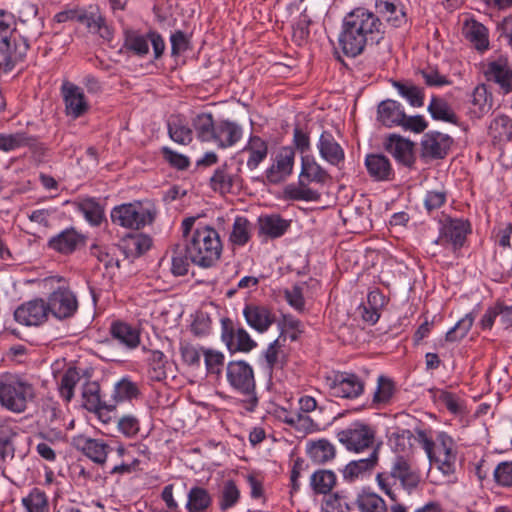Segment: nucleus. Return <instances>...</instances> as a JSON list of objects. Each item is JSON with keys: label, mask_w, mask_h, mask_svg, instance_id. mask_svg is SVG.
<instances>
[{"label": "nucleus", "mask_w": 512, "mask_h": 512, "mask_svg": "<svg viewBox=\"0 0 512 512\" xmlns=\"http://www.w3.org/2000/svg\"><path fill=\"white\" fill-rule=\"evenodd\" d=\"M489 134L497 143L512 141V119L505 114L496 116L489 125Z\"/></svg>", "instance_id": "49530a36"}, {"label": "nucleus", "mask_w": 512, "mask_h": 512, "mask_svg": "<svg viewBox=\"0 0 512 512\" xmlns=\"http://www.w3.org/2000/svg\"><path fill=\"white\" fill-rule=\"evenodd\" d=\"M269 152L268 142L258 135H250L241 153H248L246 166L255 170L267 158Z\"/></svg>", "instance_id": "473e14b6"}, {"label": "nucleus", "mask_w": 512, "mask_h": 512, "mask_svg": "<svg viewBox=\"0 0 512 512\" xmlns=\"http://www.w3.org/2000/svg\"><path fill=\"white\" fill-rule=\"evenodd\" d=\"M80 379L81 375L76 367H69L62 375L59 383V393L66 402H70L74 397V388Z\"/></svg>", "instance_id": "bf43d9fd"}, {"label": "nucleus", "mask_w": 512, "mask_h": 512, "mask_svg": "<svg viewBox=\"0 0 512 512\" xmlns=\"http://www.w3.org/2000/svg\"><path fill=\"white\" fill-rule=\"evenodd\" d=\"M312 21L310 17L307 15L306 10H304L297 22L293 25V41L298 45L302 46L308 42L310 37L309 27Z\"/></svg>", "instance_id": "69168bd1"}, {"label": "nucleus", "mask_w": 512, "mask_h": 512, "mask_svg": "<svg viewBox=\"0 0 512 512\" xmlns=\"http://www.w3.org/2000/svg\"><path fill=\"white\" fill-rule=\"evenodd\" d=\"M221 340L231 355L237 352L249 353L257 347V342L249 333L243 327H236L228 317L221 319Z\"/></svg>", "instance_id": "9b49d317"}, {"label": "nucleus", "mask_w": 512, "mask_h": 512, "mask_svg": "<svg viewBox=\"0 0 512 512\" xmlns=\"http://www.w3.org/2000/svg\"><path fill=\"white\" fill-rule=\"evenodd\" d=\"M483 75L486 81L497 84L504 94L512 92V65L507 55L489 60L484 65Z\"/></svg>", "instance_id": "ddd939ff"}, {"label": "nucleus", "mask_w": 512, "mask_h": 512, "mask_svg": "<svg viewBox=\"0 0 512 512\" xmlns=\"http://www.w3.org/2000/svg\"><path fill=\"white\" fill-rule=\"evenodd\" d=\"M82 406L89 412L103 418L106 412L115 410V401L106 400L100 394V385L96 381H86L82 386Z\"/></svg>", "instance_id": "412c9836"}, {"label": "nucleus", "mask_w": 512, "mask_h": 512, "mask_svg": "<svg viewBox=\"0 0 512 512\" xmlns=\"http://www.w3.org/2000/svg\"><path fill=\"white\" fill-rule=\"evenodd\" d=\"M384 150L389 153L398 164L413 169L416 163L415 143L399 134H389L383 141Z\"/></svg>", "instance_id": "4468645a"}, {"label": "nucleus", "mask_w": 512, "mask_h": 512, "mask_svg": "<svg viewBox=\"0 0 512 512\" xmlns=\"http://www.w3.org/2000/svg\"><path fill=\"white\" fill-rule=\"evenodd\" d=\"M251 223L244 216H237L230 233V241L233 245L244 246L251 238Z\"/></svg>", "instance_id": "4d7b16f0"}, {"label": "nucleus", "mask_w": 512, "mask_h": 512, "mask_svg": "<svg viewBox=\"0 0 512 512\" xmlns=\"http://www.w3.org/2000/svg\"><path fill=\"white\" fill-rule=\"evenodd\" d=\"M240 499V491L233 480H228L223 486V490L219 500V507L222 511H226L234 507Z\"/></svg>", "instance_id": "338daca9"}, {"label": "nucleus", "mask_w": 512, "mask_h": 512, "mask_svg": "<svg viewBox=\"0 0 512 512\" xmlns=\"http://www.w3.org/2000/svg\"><path fill=\"white\" fill-rule=\"evenodd\" d=\"M336 483V474L328 469H318L310 477V487L316 495L327 496L332 492Z\"/></svg>", "instance_id": "79ce46f5"}, {"label": "nucleus", "mask_w": 512, "mask_h": 512, "mask_svg": "<svg viewBox=\"0 0 512 512\" xmlns=\"http://www.w3.org/2000/svg\"><path fill=\"white\" fill-rule=\"evenodd\" d=\"M27 7L36 18L37 6L28 3ZM32 24L35 25V29L21 19L17 23L12 13L0 9V69L4 73L11 72L18 64L23 63L31 43L41 36L38 20L34 19Z\"/></svg>", "instance_id": "f257e3e1"}, {"label": "nucleus", "mask_w": 512, "mask_h": 512, "mask_svg": "<svg viewBox=\"0 0 512 512\" xmlns=\"http://www.w3.org/2000/svg\"><path fill=\"white\" fill-rule=\"evenodd\" d=\"M291 227V220L280 214L272 213L258 217V234L269 239H277L286 234Z\"/></svg>", "instance_id": "c85d7f7f"}, {"label": "nucleus", "mask_w": 512, "mask_h": 512, "mask_svg": "<svg viewBox=\"0 0 512 512\" xmlns=\"http://www.w3.org/2000/svg\"><path fill=\"white\" fill-rule=\"evenodd\" d=\"M380 489L394 502L398 501L397 494L392 487L397 481L409 493L416 489L421 481L419 471L413 467V457L408 454L396 455L389 472H380L376 475Z\"/></svg>", "instance_id": "20e7f679"}, {"label": "nucleus", "mask_w": 512, "mask_h": 512, "mask_svg": "<svg viewBox=\"0 0 512 512\" xmlns=\"http://www.w3.org/2000/svg\"><path fill=\"white\" fill-rule=\"evenodd\" d=\"M33 393L31 384L19 377L8 375L0 378V403L3 407L16 413L27 408V398Z\"/></svg>", "instance_id": "0eeeda50"}, {"label": "nucleus", "mask_w": 512, "mask_h": 512, "mask_svg": "<svg viewBox=\"0 0 512 512\" xmlns=\"http://www.w3.org/2000/svg\"><path fill=\"white\" fill-rule=\"evenodd\" d=\"M391 85L398 93L405 98L413 107H422L424 105V88L413 84L411 81L390 80Z\"/></svg>", "instance_id": "37998d69"}, {"label": "nucleus", "mask_w": 512, "mask_h": 512, "mask_svg": "<svg viewBox=\"0 0 512 512\" xmlns=\"http://www.w3.org/2000/svg\"><path fill=\"white\" fill-rule=\"evenodd\" d=\"M376 119L387 128L400 126L405 119V111L398 101L386 99L378 104Z\"/></svg>", "instance_id": "7c9ffc66"}, {"label": "nucleus", "mask_w": 512, "mask_h": 512, "mask_svg": "<svg viewBox=\"0 0 512 512\" xmlns=\"http://www.w3.org/2000/svg\"><path fill=\"white\" fill-rule=\"evenodd\" d=\"M200 350L202 351V353L204 355V362H205L207 373L220 376L223 371V367H224V361H225L224 354L220 351L210 349V348L201 347Z\"/></svg>", "instance_id": "e2e57ef3"}, {"label": "nucleus", "mask_w": 512, "mask_h": 512, "mask_svg": "<svg viewBox=\"0 0 512 512\" xmlns=\"http://www.w3.org/2000/svg\"><path fill=\"white\" fill-rule=\"evenodd\" d=\"M243 316L246 323L259 333L266 332L276 320L271 308L254 303H248L244 306Z\"/></svg>", "instance_id": "a878e982"}, {"label": "nucleus", "mask_w": 512, "mask_h": 512, "mask_svg": "<svg viewBox=\"0 0 512 512\" xmlns=\"http://www.w3.org/2000/svg\"><path fill=\"white\" fill-rule=\"evenodd\" d=\"M317 148L323 160L339 167L344 163L345 152L330 131L324 130L319 137Z\"/></svg>", "instance_id": "cd10ccee"}, {"label": "nucleus", "mask_w": 512, "mask_h": 512, "mask_svg": "<svg viewBox=\"0 0 512 512\" xmlns=\"http://www.w3.org/2000/svg\"><path fill=\"white\" fill-rule=\"evenodd\" d=\"M475 320V313L469 312L462 317L445 335L446 342L455 343L464 339L471 330Z\"/></svg>", "instance_id": "13d9d810"}, {"label": "nucleus", "mask_w": 512, "mask_h": 512, "mask_svg": "<svg viewBox=\"0 0 512 512\" xmlns=\"http://www.w3.org/2000/svg\"><path fill=\"white\" fill-rule=\"evenodd\" d=\"M112 337L130 349L136 348L140 343V334L130 324L123 321H114L110 327Z\"/></svg>", "instance_id": "a19ab883"}, {"label": "nucleus", "mask_w": 512, "mask_h": 512, "mask_svg": "<svg viewBox=\"0 0 512 512\" xmlns=\"http://www.w3.org/2000/svg\"><path fill=\"white\" fill-rule=\"evenodd\" d=\"M295 155L292 146L281 147L276 154L275 162L265 170L266 181L273 185L285 181L293 173Z\"/></svg>", "instance_id": "2eb2a0df"}, {"label": "nucleus", "mask_w": 512, "mask_h": 512, "mask_svg": "<svg viewBox=\"0 0 512 512\" xmlns=\"http://www.w3.org/2000/svg\"><path fill=\"white\" fill-rule=\"evenodd\" d=\"M365 168L369 177L376 182H390L395 179V170L390 159L382 153H369L365 157Z\"/></svg>", "instance_id": "393cba45"}, {"label": "nucleus", "mask_w": 512, "mask_h": 512, "mask_svg": "<svg viewBox=\"0 0 512 512\" xmlns=\"http://www.w3.org/2000/svg\"><path fill=\"white\" fill-rule=\"evenodd\" d=\"M140 390L136 383L132 382L129 377H123L119 380L113 390L110 401H115V407L119 402L131 401L138 398Z\"/></svg>", "instance_id": "603ef678"}, {"label": "nucleus", "mask_w": 512, "mask_h": 512, "mask_svg": "<svg viewBox=\"0 0 512 512\" xmlns=\"http://www.w3.org/2000/svg\"><path fill=\"white\" fill-rule=\"evenodd\" d=\"M72 444L76 450L98 465H104L107 461L108 453L113 450L104 440L84 435L73 437Z\"/></svg>", "instance_id": "5701e85b"}, {"label": "nucleus", "mask_w": 512, "mask_h": 512, "mask_svg": "<svg viewBox=\"0 0 512 512\" xmlns=\"http://www.w3.org/2000/svg\"><path fill=\"white\" fill-rule=\"evenodd\" d=\"M196 220L194 216L182 220L184 246L192 264L204 269L212 268L221 258L223 245L215 228L198 224L194 229Z\"/></svg>", "instance_id": "7ed1b4c3"}, {"label": "nucleus", "mask_w": 512, "mask_h": 512, "mask_svg": "<svg viewBox=\"0 0 512 512\" xmlns=\"http://www.w3.org/2000/svg\"><path fill=\"white\" fill-rule=\"evenodd\" d=\"M375 434V429L369 424L355 421L340 430L337 439L348 451L358 453L373 445Z\"/></svg>", "instance_id": "1a4fd4ad"}, {"label": "nucleus", "mask_w": 512, "mask_h": 512, "mask_svg": "<svg viewBox=\"0 0 512 512\" xmlns=\"http://www.w3.org/2000/svg\"><path fill=\"white\" fill-rule=\"evenodd\" d=\"M122 49L143 58L149 53L148 32L142 34L139 30L127 28L123 31Z\"/></svg>", "instance_id": "f704fd0d"}, {"label": "nucleus", "mask_w": 512, "mask_h": 512, "mask_svg": "<svg viewBox=\"0 0 512 512\" xmlns=\"http://www.w3.org/2000/svg\"><path fill=\"white\" fill-rule=\"evenodd\" d=\"M148 377L152 381H163L167 378L166 365L167 360L165 354L160 350H149Z\"/></svg>", "instance_id": "09e8293b"}, {"label": "nucleus", "mask_w": 512, "mask_h": 512, "mask_svg": "<svg viewBox=\"0 0 512 512\" xmlns=\"http://www.w3.org/2000/svg\"><path fill=\"white\" fill-rule=\"evenodd\" d=\"M356 505L360 512H387V505L382 497L370 488H363L358 493Z\"/></svg>", "instance_id": "a18cd8bd"}, {"label": "nucleus", "mask_w": 512, "mask_h": 512, "mask_svg": "<svg viewBox=\"0 0 512 512\" xmlns=\"http://www.w3.org/2000/svg\"><path fill=\"white\" fill-rule=\"evenodd\" d=\"M23 147L29 148L32 153L44 154L45 152V147L37 136L30 135L25 131L10 134L0 133L1 151L10 152Z\"/></svg>", "instance_id": "b1692460"}, {"label": "nucleus", "mask_w": 512, "mask_h": 512, "mask_svg": "<svg viewBox=\"0 0 512 512\" xmlns=\"http://www.w3.org/2000/svg\"><path fill=\"white\" fill-rule=\"evenodd\" d=\"M243 136V129L235 121L221 119L217 121L214 136L211 142L218 148L225 149L234 146Z\"/></svg>", "instance_id": "bb28decb"}, {"label": "nucleus", "mask_w": 512, "mask_h": 512, "mask_svg": "<svg viewBox=\"0 0 512 512\" xmlns=\"http://www.w3.org/2000/svg\"><path fill=\"white\" fill-rule=\"evenodd\" d=\"M216 125L217 121L210 112H202L192 118V127L197 138L202 142L212 141Z\"/></svg>", "instance_id": "c03bdc74"}, {"label": "nucleus", "mask_w": 512, "mask_h": 512, "mask_svg": "<svg viewBox=\"0 0 512 512\" xmlns=\"http://www.w3.org/2000/svg\"><path fill=\"white\" fill-rule=\"evenodd\" d=\"M504 304L505 301L499 298L495 301L494 305L489 306L486 309L485 313L483 314L482 318L479 321V327L481 328V330H491L498 316L500 317V322L502 323Z\"/></svg>", "instance_id": "0e129e2a"}, {"label": "nucleus", "mask_w": 512, "mask_h": 512, "mask_svg": "<svg viewBox=\"0 0 512 512\" xmlns=\"http://www.w3.org/2000/svg\"><path fill=\"white\" fill-rule=\"evenodd\" d=\"M110 217L115 225L132 230H140L154 222L156 210L144 207L140 201H134L113 207Z\"/></svg>", "instance_id": "423d86ee"}, {"label": "nucleus", "mask_w": 512, "mask_h": 512, "mask_svg": "<svg viewBox=\"0 0 512 512\" xmlns=\"http://www.w3.org/2000/svg\"><path fill=\"white\" fill-rule=\"evenodd\" d=\"M375 9L394 27H400L407 21L401 0H375Z\"/></svg>", "instance_id": "72a5a7b5"}, {"label": "nucleus", "mask_w": 512, "mask_h": 512, "mask_svg": "<svg viewBox=\"0 0 512 512\" xmlns=\"http://www.w3.org/2000/svg\"><path fill=\"white\" fill-rule=\"evenodd\" d=\"M365 390V382L362 378L349 372H340L335 375L330 384V391L334 397L345 399H357Z\"/></svg>", "instance_id": "a211bd4d"}, {"label": "nucleus", "mask_w": 512, "mask_h": 512, "mask_svg": "<svg viewBox=\"0 0 512 512\" xmlns=\"http://www.w3.org/2000/svg\"><path fill=\"white\" fill-rule=\"evenodd\" d=\"M414 435L409 429H398L389 437V442L396 455L408 454L413 457L412 439Z\"/></svg>", "instance_id": "864d4df0"}, {"label": "nucleus", "mask_w": 512, "mask_h": 512, "mask_svg": "<svg viewBox=\"0 0 512 512\" xmlns=\"http://www.w3.org/2000/svg\"><path fill=\"white\" fill-rule=\"evenodd\" d=\"M17 435L12 425L7 421H0V458L6 461L7 458H14L13 438Z\"/></svg>", "instance_id": "5fc2aeb1"}, {"label": "nucleus", "mask_w": 512, "mask_h": 512, "mask_svg": "<svg viewBox=\"0 0 512 512\" xmlns=\"http://www.w3.org/2000/svg\"><path fill=\"white\" fill-rule=\"evenodd\" d=\"M46 307V301L41 298L30 300L17 307L14 319L26 326L41 325L48 318L49 311Z\"/></svg>", "instance_id": "4be33fe9"}, {"label": "nucleus", "mask_w": 512, "mask_h": 512, "mask_svg": "<svg viewBox=\"0 0 512 512\" xmlns=\"http://www.w3.org/2000/svg\"><path fill=\"white\" fill-rule=\"evenodd\" d=\"M226 378L233 390L246 397L243 400L244 408L253 412L258 406L259 399L252 366L244 360L229 361L226 366Z\"/></svg>", "instance_id": "39448f33"}, {"label": "nucleus", "mask_w": 512, "mask_h": 512, "mask_svg": "<svg viewBox=\"0 0 512 512\" xmlns=\"http://www.w3.org/2000/svg\"><path fill=\"white\" fill-rule=\"evenodd\" d=\"M299 184L309 186L311 183L325 184L329 178V173L315 160L312 155H302L301 171L299 174Z\"/></svg>", "instance_id": "c756f323"}, {"label": "nucleus", "mask_w": 512, "mask_h": 512, "mask_svg": "<svg viewBox=\"0 0 512 512\" xmlns=\"http://www.w3.org/2000/svg\"><path fill=\"white\" fill-rule=\"evenodd\" d=\"M60 91L67 116L77 119L88 112L90 105L81 87L66 80L62 83Z\"/></svg>", "instance_id": "dca6fc26"}, {"label": "nucleus", "mask_w": 512, "mask_h": 512, "mask_svg": "<svg viewBox=\"0 0 512 512\" xmlns=\"http://www.w3.org/2000/svg\"><path fill=\"white\" fill-rule=\"evenodd\" d=\"M75 207L91 226L99 227L106 220L104 206L95 197H85Z\"/></svg>", "instance_id": "e433bc0d"}, {"label": "nucleus", "mask_w": 512, "mask_h": 512, "mask_svg": "<svg viewBox=\"0 0 512 512\" xmlns=\"http://www.w3.org/2000/svg\"><path fill=\"white\" fill-rule=\"evenodd\" d=\"M321 195L308 186L288 184L283 189V199L288 201H318Z\"/></svg>", "instance_id": "6e6d98bb"}, {"label": "nucleus", "mask_w": 512, "mask_h": 512, "mask_svg": "<svg viewBox=\"0 0 512 512\" xmlns=\"http://www.w3.org/2000/svg\"><path fill=\"white\" fill-rule=\"evenodd\" d=\"M190 256L186 252V247L176 244L173 248L171 272L174 276H184L188 273L190 267Z\"/></svg>", "instance_id": "052dcab7"}, {"label": "nucleus", "mask_w": 512, "mask_h": 512, "mask_svg": "<svg viewBox=\"0 0 512 512\" xmlns=\"http://www.w3.org/2000/svg\"><path fill=\"white\" fill-rule=\"evenodd\" d=\"M384 37L380 18L365 8H356L342 21L338 45L347 57L361 55L368 44H378Z\"/></svg>", "instance_id": "f03ea898"}, {"label": "nucleus", "mask_w": 512, "mask_h": 512, "mask_svg": "<svg viewBox=\"0 0 512 512\" xmlns=\"http://www.w3.org/2000/svg\"><path fill=\"white\" fill-rule=\"evenodd\" d=\"M462 34L477 51L483 53L489 49V31L482 23L474 19L466 21Z\"/></svg>", "instance_id": "2f4dec72"}, {"label": "nucleus", "mask_w": 512, "mask_h": 512, "mask_svg": "<svg viewBox=\"0 0 512 512\" xmlns=\"http://www.w3.org/2000/svg\"><path fill=\"white\" fill-rule=\"evenodd\" d=\"M167 129L169 137L178 144L188 145L193 140V130L180 117L169 120Z\"/></svg>", "instance_id": "3c124183"}, {"label": "nucleus", "mask_w": 512, "mask_h": 512, "mask_svg": "<svg viewBox=\"0 0 512 512\" xmlns=\"http://www.w3.org/2000/svg\"><path fill=\"white\" fill-rule=\"evenodd\" d=\"M427 110L434 120L459 125V117L444 98L433 95Z\"/></svg>", "instance_id": "ea45409f"}, {"label": "nucleus", "mask_w": 512, "mask_h": 512, "mask_svg": "<svg viewBox=\"0 0 512 512\" xmlns=\"http://www.w3.org/2000/svg\"><path fill=\"white\" fill-rule=\"evenodd\" d=\"M453 143V138L448 134H443L438 131H429L424 134L421 140L420 156L423 159H444L449 154Z\"/></svg>", "instance_id": "f3484780"}, {"label": "nucleus", "mask_w": 512, "mask_h": 512, "mask_svg": "<svg viewBox=\"0 0 512 512\" xmlns=\"http://www.w3.org/2000/svg\"><path fill=\"white\" fill-rule=\"evenodd\" d=\"M87 236L69 227L52 236L47 247L61 255H71L86 245Z\"/></svg>", "instance_id": "6ab92c4d"}, {"label": "nucleus", "mask_w": 512, "mask_h": 512, "mask_svg": "<svg viewBox=\"0 0 512 512\" xmlns=\"http://www.w3.org/2000/svg\"><path fill=\"white\" fill-rule=\"evenodd\" d=\"M471 233V224L462 218L447 217L441 222L439 236L435 243L452 250L459 257L461 249L466 245L467 236Z\"/></svg>", "instance_id": "6e6552de"}, {"label": "nucleus", "mask_w": 512, "mask_h": 512, "mask_svg": "<svg viewBox=\"0 0 512 512\" xmlns=\"http://www.w3.org/2000/svg\"><path fill=\"white\" fill-rule=\"evenodd\" d=\"M306 453L314 464L324 465L336 456L335 446L325 438L307 443Z\"/></svg>", "instance_id": "4c0bfd02"}, {"label": "nucleus", "mask_w": 512, "mask_h": 512, "mask_svg": "<svg viewBox=\"0 0 512 512\" xmlns=\"http://www.w3.org/2000/svg\"><path fill=\"white\" fill-rule=\"evenodd\" d=\"M121 247L127 258H138L152 247V238L144 233H130L121 241Z\"/></svg>", "instance_id": "c9c22d12"}, {"label": "nucleus", "mask_w": 512, "mask_h": 512, "mask_svg": "<svg viewBox=\"0 0 512 512\" xmlns=\"http://www.w3.org/2000/svg\"><path fill=\"white\" fill-rule=\"evenodd\" d=\"M48 311L58 320L73 318L79 309V302L75 293L68 287H58L46 301Z\"/></svg>", "instance_id": "f8f14e48"}, {"label": "nucleus", "mask_w": 512, "mask_h": 512, "mask_svg": "<svg viewBox=\"0 0 512 512\" xmlns=\"http://www.w3.org/2000/svg\"><path fill=\"white\" fill-rule=\"evenodd\" d=\"M187 497L186 509L188 512H205L212 504L211 495L203 487H192Z\"/></svg>", "instance_id": "8fccbe9b"}, {"label": "nucleus", "mask_w": 512, "mask_h": 512, "mask_svg": "<svg viewBox=\"0 0 512 512\" xmlns=\"http://www.w3.org/2000/svg\"><path fill=\"white\" fill-rule=\"evenodd\" d=\"M242 163L243 161L240 160L235 165L233 159H230L218 166L210 177V188L221 195L233 192L234 188H240L243 183L241 177Z\"/></svg>", "instance_id": "9d476101"}, {"label": "nucleus", "mask_w": 512, "mask_h": 512, "mask_svg": "<svg viewBox=\"0 0 512 512\" xmlns=\"http://www.w3.org/2000/svg\"><path fill=\"white\" fill-rule=\"evenodd\" d=\"M79 23L85 25L89 32L99 35L108 43L114 38L115 30L113 26L107 22L106 17L97 5L89 6L87 9L82 8Z\"/></svg>", "instance_id": "aec40b11"}, {"label": "nucleus", "mask_w": 512, "mask_h": 512, "mask_svg": "<svg viewBox=\"0 0 512 512\" xmlns=\"http://www.w3.org/2000/svg\"><path fill=\"white\" fill-rule=\"evenodd\" d=\"M495 483L503 488L512 487V461H502L493 470Z\"/></svg>", "instance_id": "774afa93"}, {"label": "nucleus", "mask_w": 512, "mask_h": 512, "mask_svg": "<svg viewBox=\"0 0 512 512\" xmlns=\"http://www.w3.org/2000/svg\"><path fill=\"white\" fill-rule=\"evenodd\" d=\"M27 512H47L48 499L44 491L33 488L28 496L22 499Z\"/></svg>", "instance_id": "680f3d73"}, {"label": "nucleus", "mask_w": 512, "mask_h": 512, "mask_svg": "<svg viewBox=\"0 0 512 512\" xmlns=\"http://www.w3.org/2000/svg\"><path fill=\"white\" fill-rule=\"evenodd\" d=\"M378 463V451L374 449L369 457L349 462L342 470L344 480L353 482L359 476L375 468Z\"/></svg>", "instance_id": "58836bf2"}, {"label": "nucleus", "mask_w": 512, "mask_h": 512, "mask_svg": "<svg viewBox=\"0 0 512 512\" xmlns=\"http://www.w3.org/2000/svg\"><path fill=\"white\" fill-rule=\"evenodd\" d=\"M395 392V382L385 375H380L377 379V386L373 393L372 405L378 408L389 404Z\"/></svg>", "instance_id": "de8ad7c7"}]
</instances>
